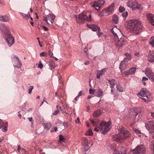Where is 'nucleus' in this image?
Segmentation results:
<instances>
[{
    "label": "nucleus",
    "instance_id": "obj_1",
    "mask_svg": "<svg viewBox=\"0 0 154 154\" xmlns=\"http://www.w3.org/2000/svg\"><path fill=\"white\" fill-rule=\"evenodd\" d=\"M127 24V29L134 34H139L143 29L140 22L137 20H130Z\"/></svg>",
    "mask_w": 154,
    "mask_h": 154
},
{
    "label": "nucleus",
    "instance_id": "obj_2",
    "mask_svg": "<svg viewBox=\"0 0 154 154\" xmlns=\"http://www.w3.org/2000/svg\"><path fill=\"white\" fill-rule=\"evenodd\" d=\"M130 136L131 134L127 130L120 129H119V134L112 135V140L117 142H122L125 140L130 137Z\"/></svg>",
    "mask_w": 154,
    "mask_h": 154
},
{
    "label": "nucleus",
    "instance_id": "obj_3",
    "mask_svg": "<svg viewBox=\"0 0 154 154\" xmlns=\"http://www.w3.org/2000/svg\"><path fill=\"white\" fill-rule=\"evenodd\" d=\"M110 122L109 121L107 122H102L100 124L101 126V128L96 126L94 128V130L98 132L100 130L101 132L105 134L107 133L110 130L111 128L110 127Z\"/></svg>",
    "mask_w": 154,
    "mask_h": 154
},
{
    "label": "nucleus",
    "instance_id": "obj_4",
    "mask_svg": "<svg viewBox=\"0 0 154 154\" xmlns=\"http://www.w3.org/2000/svg\"><path fill=\"white\" fill-rule=\"evenodd\" d=\"M150 93L146 88H142L140 92L137 94L138 96L143 97L141 98L145 102L149 100L148 96H150Z\"/></svg>",
    "mask_w": 154,
    "mask_h": 154
},
{
    "label": "nucleus",
    "instance_id": "obj_5",
    "mask_svg": "<svg viewBox=\"0 0 154 154\" xmlns=\"http://www.w3.org/2000/svg\"><path fill=\"white\" fill-rule=\"evenodd\" d=\"M91 16L90 14L88 17L86 12H83L79 14L78 15V19H77V22L81 23L82 21L86 20L87 21H91Z\"/></svg>",
    "mask_w": 154,
    "mask_h": 154
},
{
    "label": "nucleus",
    "instance_id": "obj_6",
    "mask_svg": "<svg viewBox=\"0 0 154 154\" xmlns=\"http://www.w3.org/2000/svg\"><path fill=\"white\" fill-rule=\"evenodd\" d=\"M4 36L6 42L9 47H11L14 44L15 40L10 32L8 33H5Z\"/></svg>",
    "mask_w": 154,
    "mask_h": 154
},
{
    "label": "nucleus",
    "instance_id": "obj_7",
    "mask_svg": "<svg viewBox=\"0 0 154 154\" xmlns=\"http://www.w3.org/2000/svg\"><path fill=\"white\" fill-rule=\"evenodd\" d=\"M146 149L144 145H138L135 148L132 150L131 151L133 154H144Z\"/></svg>",
    "mask_w": 154,
    "mask_h": 154
},
{
    "label": "nucleus",
    "instance_id": "obj_8",
    "mask_svg": "<svg viewBox=\"0 0 154 154\" xmlns=\"http://www.w3.org/2000/svg\"><path fill=\"white\" fill-rule=\"evenodd\" d=\"M125 55L126 56L123 60L120 63L119 69L121 70V72H122L123 70L125 69V68L123 67V66H125V62H127L131 59V56L128 53H125Z\"/></svg>",
    "mask_w": 154,
    "mask_h": 154
},
{
    "label": "nucleus",
    "instance_id": "obj_9",
    "mask_svg": "<svg viewBox=\"0 0 154 154\" xmlns=\"http://www.w3.org/2000/svg\"><path fill=\"white\" fill-rule=\"evenodd\" d=\"M55 18V16L52 14H48L47 17H45L44 20L46 21L49 25H51L53 23Z\"/></svg>",
    "mask_w": 154,
    "mask_h": 154
},
{
    "label": "nucleus",
    "instance_id": "obj_10",
    "mask_svg": "<svg viewBox=\"0 0 154 154\" xmlns=\"http://www.w3.org/2000/svg\"><path fill=\"white\" fill-rule=\"evenodd\" d=\"M114 41L116 45L118 48L123 46L126 43L124 38H121L120 39L119 38L115 40Z\"/></svg>",
    "mask_w": 154,
    "mask_h": 154
},
{
    "label": "nucleus",
    "instance_id": "obj_11",
    "mask_svg": "<svg viewBox=\"0 0 154 154\" xmlns=\"http://www.w3.org/2000/svg\"><path fill=\"white\" fill-rule=\"evenodd\" d=\"M145 127L150 133L154 132V122L149 121L145 124Z\"/></svg>",
    "mask_w": 154,
    "mask_h": 154
},
{
    "label": "nucleus",
    "instance_id": "obj_12",
    "mask_svg": "<svg viewBox=\"0 0 154 154\" xmlns=\"http://www.w3.org/2000/svg\"><path fill=\"white\" fill-rule=\"evenodd\" d=\"M145 74L149 79L152 81H154V75L151 69L147 68L146 69Z\"/></svg>",
    "mask_w": 154,
    "mask_h": 154
},
{
    "label": "nucleus",
    "instance_id": "obj_13",
    "mask_svg": "<svg viewBox=\"0 0 154 154\" xmlns=\"http://www.w3.org/2000/svg\"><path fill=\"white\" fill-rule=\"evenodd\" d=\"M104 3V1L103 0H99L95 1L93 6L96 9L98 10L101 6L103 5Z\"/></svg>",
    "mask_w": 154,
    "mask_h": 154
},
{
    "label": "nucleus",
    "instance_id": "obj_14",
    "mask_svg": "<svg viewBox=\"0 0 154 154\" xmlns=\"http://www.w3.org/2000/svg\"><path fill=\"white\" fill-rule=\"evenodd\" d=\"M0 29L4 35H5V33H8L10 32L8 27L4 24H2L0 25Z\"/></svg>",
    "mask_w": 154,
    "mask_h": 154
},
{
    "label": "nucleus",
    "instance_id": "obj_15",
    "mask_svg": "<svg viewBox=\"0 0 154 154\" xmlns=\"http://www.w3.org/2000/svg\"><path fill=\"white\" fill-rule=\"evenodd\" d=\"M87 26L88 27L94 31H99L100 30V29L97 25L94 24H87Z\"/></svg>",
    "mask_w": 154,
    "mask_h": 154
},
{
    "label": "nucleus",
    "instance_id": "obj_16",
    "mask_svg": "<svg viewBox=\"0 0 154 154\" xmlns=\"http://www.w3.org/2000/svg\"><path fill=\"white\" fill-rule=\"evenodd\" d=\"M137 4V2L136 0H129L127 3V5L132 9Z\"/></svg>",
    "mask_w": 154,
    "mask_h": 154
},
{
    "label": "nucleus",
    "instance_id": "obj_17",
    "mask_svg": "<svg viewBox=\"0 0 154 154\" xmlns=\"http://www.w3.org/2000/svg\"><path fill=\"white\" fill-rule=\"evenodd\" d=\"M147 20L150 22L151 24L154 26V15L150 13L146 15Z\"/></svg>",
    "mask_w": 154,
    "mask_h": 154
},
{
    "label": "nucleus",
    "instance_id": "obj_18",
    "mask_svg": "<svg viewBox=\"0 0 154 154\" xmlns=\"http://www.w3.org/2000/svg\"><path fill=\"white\" fill-rule=\"evenodd\" d=\"M148 60L150 62H154V50L152 52L149 50V54L148 55Z\"/></svg>",
    "mask_w": 154,
    "mask_h": 154
},
{
    "label": "nucleus",
    "instance_id": "obj_19",
    "mask_svg": "<svg viewBox=\"0 0 154 154\" xmlns=\"http://www.w3.org/2000/svg\"><path fill=\"white\" fill-rule=\"evenodd\" d=\"M9 21V18L6 15H0V21L8 22Z\"/></svg>",
    "mask_w": 154,
    "mask_h": 154
},
{
    "label": "nucleus",
    "instance_id": "obj_20",
    "mask_svg": "<svg viewBox=\"0 0 154 154\" xmlns=\"http://www.w3.org/2000/svg\"><path fill=\"white\" fill-rule=\"evenodd\" d=\"M108 83L110 85V87L111 88H113L115 85H116L115 82L116 80L114 79H112V80H109L107 79Z\"/></svg>",
    "mask_w": 154,
    "mask_h": 154
},
{
    "label": "nucleus",
    "instance_id": "obj_21",
    "mask_svg": "<svg viewBox=\"0 0 154 154\" xmlns=\"http://www.w3.org/2000/svg\"><path fill=\"white\" fill-rule=\"evenodd\" d=\"M115 7L114 3H112L111 5L107 8L106 12L109 13H111L114 11V8Z\"/></svg>",
    "mask_w": 154,
    "mask_h": 154
},
{
    "label": "nucleus",
    "instance_id": "obj_22",
    "mask_svg": "<svg viewBox=\"0 0 154 154\" xmlns=\"http://www.w3.org/2000/svg\"><path fill=\"white\" fill-rule=\"evenodd\" d=\"M19 13L22 17L25 20H28L30 17V15L29 12H28L27 14L22 12H20Z\"/></svg>",
    "mask_w": 154,
    "mask_h": 154
},
{
    "label": "nucleus",
    "instance_id": "obj_23",
    "mask_svg": "<svg viewBox=\"0 0 154 154\" xmlns=\"http://www.w3.org/2000/svg\"><path fill=\"white\" fill-rule=\"evenodd\" d=\"M14 57L16 58V60L15 61H17V64L19 65V66L14 65V67H17L18 68H21V66L22 65L21 62L19 58L17 57L14 55Z\"/></svg>",
    "mask_w": 154,
    "mask_h": 154
},
{
    "label": "nucleus",
    "instance_id": "obj_24",
    "mask_svg": "<svg viewBox=\"0 0 154 154\" xmlns=\"http://www.w3.org/2000/svg\"><path fill=\"white\" fill-rule=\"evenodd\" d=\"M82 145L83 146H88V141L86 137H84L82 138Z\"/></svg>",
    "mask_w": 154,
    "mask_h": 154
},
{
    "label": "nucleus",
    "instance_id": "obj_25",
    "mask_svg": "<svg viewBox=\"0 0 154 154\" xmlns=\"http://www.w3.org/2000/svg\"><path fill=\"white\" fill-rule=\"evenodd\" d=\"M101 115V111L100 110L95 111L93 114V115L95 117H98L100 116Z\"/></svg>",
    "mask_w": 154,
    "mask_h": 154
},
{
    "label": "nucleus",
    "instance_id": "obj_26",
    "mask_svg": "<svg viewBox=\"0 0 154 154\" xmlns=\"http://www.w3.org/2000/svg\"><path fill=\"white\" fill-rule=\"evenodd\" d=\"M113 21L116 24H117L119 22L118 17L116 15L114 14L113 16Z\"/></svg>",
    "mask_w": 154,
    "mask_h": 154
},
{
    "label": "nucleus",
    "instance_id": "obj_27",
    "mask_svg": "<svg viewBox=\"0 0 154 154\" xmlns=\"http://www.w3.org/2000/svg\"><path fill=\"white\" fill-rule=\"evenodd\" d=\"M116 88L118 91L121 92H123L125 91L124 88L121 86L120 84H118L116 85Z\"/></svg>",
    "mask_w": 154,
    "mask_h": 154
},
{
    "label": "nucleus",
    "instance_id": "obj_28",
    "mask_svg": "<svg viewBox=\"0 0 154 154\" xmlns=\"http://www.w3.org/2000/svg\"><path fill=\"white\" fill-rule=\"evenodd\" d=\"M132 9L134 10H136L137 9L140 10H142V8L140 4H138V3L137 2V4L136 5H135V6H134Z\"/></svg>",
    "mask_w": 154,
    "mask_h": 154
},
{
    "label": "nucleus",
    "instance_id": "obj_29",
    "mask_svg": "<svg viewBox=\"0 0 154 154\" xmlns=\"http://www.w3.org/2000/svg\"><path fill=\"white\" fill-rule=\"evenodd\" d=\"M107 69V68H104L100 71H98L97 72L100 75L102 76L104 74L105 72L106 71Z\"/></svg>",
    "mask_w": 154,
    "mask_h": 154
},
{
    "label": "nucleus",
    "instance_id": "obj_30",
    "mask_svg": "<svg viewBox=\"0 0 154 154\" xmlns=\"http://www.w3.org/2000/svg\"><path fill=\"white\" fill-rule=\"evenodd\" d=\"M134 113H133L132 114V115L133 116V117H135V116H137L140 112L137 111V109H134Z\"/></svg>",
    "mask_w": 154,
    "mask_h": 154
},
{
    "label": "nucleus",
    "instance_id": "obj_31",
    "mask_svg": "<svg viewBox=\"0 0 154 154\" xmlns=\"http://www.w3.org/2000/svg\"><path fill=\"white\" fill-rule=\"evenodd\" d=\"M149 42L152 47L154 48V37H152L149 40Z\"/></svg>",
    "mask_w": 154,
    "mask_h": 154
},
{
    "label": "nucleus",
    "instance_id": "obj_32",
    "mask_svg": "<svg viewBox=\"0 0 154 154\" xmlns=\"http://www.w3.org/2000/svg\"><path fill=\"white\" fill-rule=\"evenodd\" d=\"M59 141L60 142H64L65 141L66 139L61 134H60L59 135Z\"/></svg>",
    "mask_w": 154,
    "mask_h": 154
},
{
    "label": "nucleus",
    "instance_id": "obj_33",
    "mask_svg": "<svg viewBox=\"0 0 154 154\" xmlns=\"http://www.w3.org/2000/svg\"><path fill=\"white\" fill-rule=\"evenodd\" d=\"M51 124L50 123H47L45 125L44 127L45 129L48 130L51 128Z\"/></svg>",
    "mask_w": 154,
    "mask_h": 154
},
{
    "label": "nucleus",
    "instance_id": "obj_34",
    "mask_svg": "<svg viewBox=\"0 0 154 154\" xmlns=\"http://www.w3.org/2000/svg\"><path fill=\"white\" fill-rule=\"evenodd\" d=\"M136 69L137 68L135 67L131 68L129 70V72L130 73V75L134 73L136 71Z\"/></svg>",
    "mask_w": 154,
    "mask_h": 154
},
{
    "label": "nucleus",
    "instance_id": "obj_35",
    "mask_svg": "<svg viewBox=\"0 0 154 154\" xmlns=\"http://www.w3.org/2000/svg\"><path fill=\"white\" fill-rule=\"evenodd\" d=\"M92 134L93 133L92 131L91 130H90L87 131L85 134V135L87 136H91Z\"/></svg>",
    "mask_w": 154,
    "mask_h": 154
},
{
    "label": "nucleus",
    "instance_id": "obj_36",
    "mask_svg": "<svg viewBox=\"0 0 154 154\" xmlns=\"http://www.w3.org/2000/svg\"><path fill=\"white\" fill-rule=\"evenodd\" d=\"M97 93L98 94L97 95V96L98 97H100L102 95L103 91H102V90H99L98 91Z\"/></svg>",
    "mask_w": 154,
    "mask_h": 154
},
{
    "label": "nucleus",
    "instance_id": "obj_37",
    "mask_svg": "<svg viewBox=\"0 0 154 154\" xmlns=\"http://www.w3.org/2000/svg\"><path fill=\"white\" fill-rule=\"evenodd\" d=\"M2 127H8V123L7 122H2Z\"/></svg>",
    "mask_w": 154,
    "mask_h": 154
},
{
    "label": "nucleus",
    "instance_id": "obj_38",
    "mask_svg": "<svg viewBox=\"0 0 154 154\" xmlns=\"http://www.w3.org/2000/svg\"><path fill=\"white\" fill-rule=\"evenodd\" d=\"M40 56L42 57H46L48 56V54L46 52H42L40 54Z\"/></svg>",
    "mask_w": 154,
    "mask_h": 154
},
{
    "label": "nucleus",
    "instance_id": "obj_39",
    "mask_svg": "<svg viewBox=\"0 0 154 154\" xmlns=\"http://www.w3.org/2000/svg\"><path fill=\"white\" fill-rule=\"evenodd\" d=\"M119 10L120 12L122 13L125 11V8L122 6H120L119 8Z\"/></svg>",
    "mask_w": 154,
    "mask_h": 154
},
{
    "label": "nucleus",
    "instance_id": "obj_40",
    "mask_svg": "<svg viewBox=\"0 0 154 154\" xmlns=\"http://www.w3.org/2000/svg\"><path fill=\"white\" fill-rule=\"evenodd\" d=\"M43 67V65L41 63V61H39L38 64V68H40V69H42V68Z\"/></svg>",
    "mask_w": 154,
    "mask_h": 154
},
{
    "label": "nucleus",
    "instance_id": "obj_41",
    "mask_svg": "<svg viewBox=\"0 0 154 154\" xmlns=\"http://www.w3.org/2000/svg\"><path fill=\"white\" fill-rule=\"evenodd\" d=\"M128 15V12L127 11H125L122 14V15L123 17L126 18L127 17Z\"/></svg>",
    "mask_w": 154,
    "mask_h": 154
},
{
    "label": "nucleus",
    "instance_id": "obj_42",
    "mask_svg": "<svg viewBox=\"0 0 154 154\" xmlns=\"http://www.w3.org/2000/svg\"><path fill=\"white\" fill-rule=\"evenodd\" d=\"M90 122L92 123L94 127L96 126V122H95V120H93L92 119H91Z\"/></svg>",
    "mask_w": 154,
    "mask_h": 154
},
{
    "label": "nucleus",
    "instance_id": "obj_43",
    "mask_svg": "<svg viewBox=\"0 0 154 154\" xmlns=\"http://www.w3.org/2000/svg\"><path fill=\"white\" fill-rule=\"evenodd\" d=\"M49 66L51 67V70H52V69H54L55 67V65L54 63H50L49 64Z\"/></svg>",
    "mask_w": 154,
    "mask_h": 154
},
{
    "label": "nucleus",
    "instance_id": "obj_44",
    "mask_svg": "<svg viewBox=\"0 0 154 154\" xmlns=\"http://www.w3.org/2000/svg\"><path fill=\"white\" fill-rule=\"evenodd\" d=\"M59 111L58 110V109H57L54 111L53 113L52 114V115L54 116H56L59 113Z\"/></svg>",
    "mask_w": 154,
    "mask_h": 154
},
{
    "label": "nucleus",
    "instance_id": "obj_45",
    "mask_svg": "<svg viewBox=\"0 0 154 154\" xmlns=\"http://www.w3.org/2000/svg\"><path fill=\"white\" fill-rule=\"evenodd\" d=\"M94 90L93 89H92V88H90L89 90V92L90 94H94Z\"/></svg>",
    "mask_w": 154,
    "mask_h": 154
},
{
    "label": "nucleus",
    "instance_id": "obj_46",
    "mask_svg": "<svg viewBox=\"0 0 154 154\" xmlns=\"http://www.w3.org/2000/svg\"><path fill=\"white\" fill-rule=\"evenodd\" d=\"M30 87L31 88L29 89L28 93L29 94H31L32 90L33 88V86H30Z\"/></svg>",
    "mask_w": 154,
    "mask_h": 154
},
{
    "label": "nucleus",
    "instance_id": "obj_47",
    "mask_svg": "<svg viewBox=\"0 0 154 154\" xmlns=\"http://www.w3.org/2000/svg\"><path fill=\"white\" fill-rule=\"evenodd\" d=\"M121 150L122 151L121 152V154H126V152L125 151V147H122Z\"/></svg>",
    "mask_w": 154,
    "mask_h": 154
},
{
    "label": "nucleus",
    "instance_id": "obj_48",
    "mask_svg": "<svg viewBox=\"0 0 154 154\" xmlns=\"http://www.w3.org/2000/svg\"><path fill=\"white\" fill-rule=\"evenodd\" d=\"M134 131L137 134H140L141 133V132L140 131L137 129H135L134 130Z\"/></svg>",
    "mask_w": 154,
    "mask_h": 154
},
{
    "label": "nucleus",
    "instance_id": "obj_49",
    "mask_svg": "<svg viewBox=\"0 0 154 154\" xmlns=\"http://www.w3.org/2000/svg\"><path fill=\"white\" fill-rule=\"evenodd\" d=\"M57 130V127H54L52 128L51 129V132L56 131Z\"/></svg>",
    "mask_w": 154,
    "mask_h": 154
},
{
    "label": "nucleus",
    "instance_id": "obj_50",
    "mask_svg": "<svg viewBox=\"0 0 154 154\" xmlns=\"http://www.w3.org/2000/svg\"><path fill=\"white\" fill-rule=\"evenodd\" d=\"M97 35L99 37H100L101 36L103 35V33L102 32H100V30H99V31H97Z\"/></svg>",
    "mask_w": 154,
    "mask_h": 154
},
{
    "label": "nucleus",
    "instance_id": "obj_51",
    "mask_svg": "<svg viewBox=\"0 0 154 154\" xmlns=\"http://www.w3.org/2000/svg\"><path fill=\"white\" fill-rule=\"evenodd\" d=\"M114 36V40H116V39H117L118 38H119V37L118 36V35H117V34L115 33V32L113 34Z\"/></svg>",
    "mask_w": 154,
    "mask_h": 154
},
{
    "label": "nucleus",
    "instance_id": "obj_52",
    "mask_svg": "<svg viewBox=\"0 0 154 154\" xmlns=\"http://www.w3.org/2000/svg\"><path fill=\"white\" fill-rule=\"evenodd\" d=\"M2 131L4 132H6L7 131V127H2Z\"/></svg>",
    "mask_w": 154,
    "mask_h": 154
},
{
    "label": "nucleus",
    "instance_id": "obj_53",
    "mask_svg": "<svg viewBox=\"0 0 154 154\" xmlns=\"http://www.w3.org/2000/svg\"><path fill=\"white\" fill-rule=\"evenodd\" d=\"M115 147H116V146L115 145H112V144L110 145V146H109V147L110 148V149H113V150L115 149Z\"/></svg>",
    "mask_w": 154,
    "mask_h": 154
},
{
    "label": "nucleus",
    "instance_id": "obj_54",
    "mask_svg": "<svg viewBox=\"0 0 154 154\" xmlns=\"http://www.w3.org/2000/svg\"><path fill=\"white\" fill-rule=\"evenodd\" d=\"M48 53L49 54V55L51 57H54V56H52V55H53V54L52 52L50 51L49 50L48 51Z\"/></svg>",
    "mask_w": 154,
    "mask_h": 154
},
{
    "label": "nucleus",
    "instance_id": "obj_55",
    "mask_svg": "<svg viewBox=\"0 0 154 154\" xmlns=\"http://www.w3.org/2000/svg\"><path fill=\"white\" fill-rule=\"evenodd\" d=\"M113 154H120V153L117 149H115L114 151Z\"/></svg>",
    "mask_w": 154,
    "mask_h": 154
},
{
    "label": "nucleus",
    "instance_id": "obj_56",
    "mask_svg": "<svg viewBox=\"0 0 154 154\" xmlns=\"http://www.w3.org/2000/svg\"><path fill=\"white\" fill-rule=\"evenodd\" d=\"M88 49L87 48L85 47L84 49V51L88 55V54H87V52L88 51Z\"/></svg>",
    "mask_w": 154,
    "mask_h": 154
},
{
    "label": "nucleus",
    "instance_id": "obj_57",
    "mask_svg": "<svg viewBox=\"0 0 154 154\" xmlns=\"http://www.w3.org/2000/svg\"><path fill=\"white\" fill-rule=\"evenodd\" d=\"M76 123H79L80 122L79 119V117L77 118L75 120Z\"/></svg>",
    "mask_w": 154,
    "mask_h": 154
},
{
    "label": "nucleus",
    "instance_id": "obj_58",
    "mask_svg": "<svg viewBox=\"0 0 154 154\" xmlns=\"http://www.w3.org/2000/svg\"><path fill=\"white\" fill-rule=\"evenodd\" d=\"M89 61L88 60H87L84 63V64L85 65H88L89 64Z\"/></svg>",
    "mask_w": 154,
    "mask_h": 154
},
{
    "label": "nucleus",
    "instance_id": "obj_59",
    "mask_svg": "<svg viewBox=\"0 0 154 154\" xmlns=\"http://www.w3.org/2000/svg\"><path fill=\"white\" fill-rule=\"evenodd\" d=\"M82 91H80L79 92V93L78 94V95L77 96L78 97H79L80 96L82 95Z\"/></svg>",
    "mask_w": 154,
    "mask_h": 154
},
{
    "label": "nucleus",
    "instance_id": "obj_60",
    "mask_svg": "<svg viewBox=\"0 0 154 154\" xmlns=\"http://www.w3.org/2000/svg\"><path fill=\"white\" fill-rule=\"evenodd\" d=\"M28 119L29 120V121L31 122H33V120H32V117H29L28 118Z\"/></svg>",
    "mask_w": 154,
    "mask_h": 154
},
{
    "label": "nucleus",
    "instance_id": "obj_61",
    "mask_svg": "<svg viewBox=\"0 0 154 154\" xmlns=\"http://www.w3.org/2000/svg\"><path fill=\"white\" fill-rule=\"evenodd\" d=\"M0 4L2 5L5 4V2L3 0H0Z\"/></svg>",
    "mask_w": 154,
    "mask_h": 154
},
{
    "label": "nucleus",
    "instance_id": "obj_62",
    "mask_svg": "<svg viewBox=\"0 0 154 154\" xmlns=\"http://www.w3.org/2000/svg\"><path fill=\"white\" fill-rule=\"evenodd\" d=\"M148 80V78L145 77H143L142 78V81H146V80Z\"/></svg>",
    "mask_w": 154,
    "mask_h": 154
},
{
    "label": "nucleus",
    "instance_id": "obj_63",
    "mask_svg": "<svg viewBox=\"0 0 154 154\" xmlns=\"http://www.w3.org/2000/svg\"><path fill=\"white\" fill-rule=\"evenodd\" d=\"M38 42L39 43V46L41 47H42L43 46V45L42 44V42L41 43L39 40H38Z\"/></svg>",
    "mask_w": 154,
    "mask_h": 154
},
{
    "label": "nucleus",
    "instance_id": "obj_64",
    "mask_svg": "<svg viewBox=\"0 0 154 154\" xmlns=\"http://www.w3.org/2000/svg\"><path fill=\"white\" fill-rule=\"evenodd\" d=\"M43 28L44 29L45 31H48V28L46 27L45 26H43Z\"/></svg>",
    "mask_w": 154,
    "mask_h": 154
}]
</instances>
